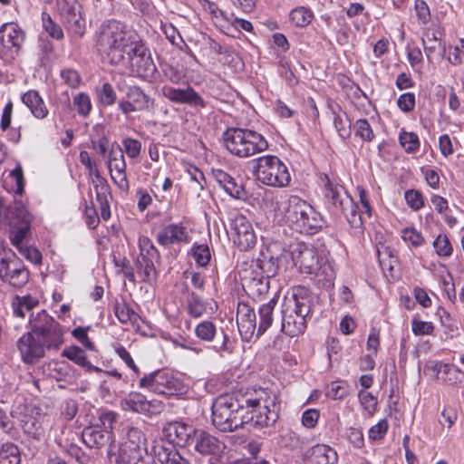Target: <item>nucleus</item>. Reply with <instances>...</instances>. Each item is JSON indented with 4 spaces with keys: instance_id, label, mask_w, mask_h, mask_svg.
Masks as SVG:
<instances>
[{
    "instance_id": "obj_57",
    "label": "nucleus",
    "mask_w": 464,
    "mask_h": 464,
    "mask_svg": "<svg viewBox=\"0 0 464 464\" xmlns=\"http://www.w3.org/2000/svg\"><path fill=\"white\" fill-rule=\"evenodd\" d=\"M99 100L105 106H111L116 102V92L109 82H104L99 92Z\"/></svg>"
},
{
    "instance_id": "obj_38",
    "label": "nucleus",
    "mask_w": 464,
    "mask_h": 464,
    "mask_svg": "<svg viewBox=\"0 0 464 464\" xmlns=\"http://www.w3.org/2000/svg\"><path fill=\"white\" fill-rule=\"evenodd\" d=\"M440 381L448 385L460 387L464 385V372L453 364H446Z\"/></svg>"
},
{
    "instance_id": "obj_62",
    "label": "nucleus",
    "mask_w": 464,
    "mask_h": 464,
    "mask_svg": "<svg viewBox=\"0 0 464 464\" xmlns=\"http://www.w3.org/2000/svg\"><path fill=\"white\" fill-rule=\"evenodd\" d=\"M122 145L124 151L129 158L135 159L140 154L141 143L138 140L125 138L122 140Z\"/></svg>"
},
{
    "instance_id": "obj_18",
    "label": "nucleus",
    "mask_w": 464,
    "mask_h": 464,
    "mask_svg": "<svg viewBox=\"0 0 464 464\" xmlns=\"http://www.w3.org/2000/svg\"><path fill=\"white\" fill-rule=\"evenodd\" d=\"M108 167L113 182L124 191L129 189L126 175V162L122 149L117 145L112 147L109 153Z\"/></svg>"
},
{
    "instance_id": "obj_10",
    "label": "nucleus",
    "mask_w": 464,
    "mask_h": 464,
    "mask_svg": "<svg viewBox=\"0 0 464 464\" xmlns=\"http://www.w3.org/2000/svg\"><path fill=\"white\" fill-rule=\"evenodd\" d=\"M229 226L233 243L239 250L247 251L256 246V233L252 223L245 215L239 212L231 213Z\"/></svg>"
},
{
    "instance_id": "obj_8",
    "label": "nucleus",
    "mask_w": 464,
    "mask_h": 464,
    "mask_svg": "<svg viewBox=\"0 0 464 464\" xmlns=\"http://www.w3.org/2000/svg\"><path fill=\"white\" fill-rule=\"evenodd\" d=\"M31 331L40 339L46 349H58L63 343L65 328L45 310L30 314Z\"/></svg>"
},
{
    "instance_id": "obj_45",
    "label": "nucleus",
    "mask_w": 464,
    "mask_h": 464,
    "mask_svg": "<svg viewBox=\"0 0 464 464\" xmlns=\"http://www.w3.org/2000/svg\"><path fill=\"white\" fill-rule=\"evenodd\" d=\"M353 128L355 136L360 138L363 142H372L374 140L375 135L373 130L366 119L357 120Z\"/></svg>"
},
{
    "instance_id": "obj_50",
    "label": "nucleus",
    "mask_w": 464,
    "mask_h": 464,
    "mask_svg": "<svg viewBox=\"0 0 464 464\" xmlns=\"http://www.w3.org/2000/svg\"><path fill=\"white\" fill-rule=\"evenodd\" d=\"M57 8L63 22L72 16V14L80 13L76 0H57Z\"/></svg>"
},
{
    "instance_id": "obj_52",
    "label": "nucleus",
    "mask_w": 464,
    "mask_h": 464,
    "mask_svg": "<svg viewBox=\"0 0 464 464\" xmlns=\"http://www.w3.org/2000/svg\"><path fill=\"white\" fill-rule=\"evenodd\" d=\"M402 240L412 247L420 246L424 243V238L420 232L414 227H405L401 230Z\"/></svg>"
},
{
    "instance_id": "obj_13",
    "label": "nucleus",
    "mask_w": 464,
    "mask_h": 464,
    "mask_svg": "<svg viewBox=\"0 0 464 464\" xmlns=\"http://www.w3.org/2000/svg\"><path fill=\"white\" fill-rule=\"evenodd\" d=\"M125 58H127L132 72L140 77L147 78L156 71V66L149 50L140 38L131 47Z\"/></svg>"
},
{
    "instance_id": "obj_23",
    "label": "nucleus",
    "mask_w": 464,
    "mask_h": 464,
    "mask_svg": "<svg viewBox=\"0 0 464 464\" xmlns=\"http://www.w3.org/2000/svg\"><path fill=\"white\" fill-rule=\"evenodd\" d=\"M237 324L242 338L249 341L256 330V315L255 310L246 303L237 304Z\"/></svg>"
},
{
    "instance_id": "obj_60",
    "label": "nucleus",
    "mask_w": 464,
    "mask_h": 464,
    "mask_svg": "<svg viewBox=\"0 0 464 464\" xmlns=\"http://www.w3.org/2000/svg\"><path fill=\"white\" fill-rule=\"evenodd\" d=\"M389 429L387 420L382 419L375 425L372 426L368 432L369 440H380L384 438Z\"/></svg>"
},
{
    "instance_id": "obj_24",
    "label": "nucleus",
    "mask_w": 464,
    "mask_h": 464,
    "mask_svg": "<svg viewBox=\"0 0 464 464\" xmlns=\"http://www.w3.org/2000/svg\"><path fill=\"white\" fill-rule=\"evenodd\" d=\"M24 40V34L15 23H5L0 27V43L10 50L17 52Z\"/></svg>"
},
{
    "instance_id": "obj_43",
    "label": "nucleus",
    "mask_w": 464,
    "mask_h": 464,
    "mask_svg": "<svg viewBox=\"0 0 464 464\" xmlns=\"http://www.w3.org/2000/svg\"><path fill=\"white\" fill-rule=\"evenodd\" d=\"M190 252L195 262L199 266H206L211 259V251L207 244L194 243Z\"/></svg>"
},
{
    "instance_id": "obj_64",
    "label": "nucleus",
    "mask_w": 464,
    "mask_h": 464,
    "mask_svg": "<svg viewBox=\"0 0 464 464\" xmlns=\"http://www.w3.org/2000/svg\"><path fill=\"white\" fill-rule=\"evenodd\" d=\"M160 461L162 464H191L190 461L184 458L177 450L165 452Z\"/></svg>"
},
{
    "instance_id": "obj_44",
    "label": "nucleus",
    "mask_w": 464,
    "mask_h": 464,
    "mask_svg": "<svg viewBox=\"0 0 464 464\" xmlns=\"http://www.w3.org/2000/svg\"><path fill=\"white\" fill-rule=\"evenodd\" d=\"M144 438L141 430L138 428L130 426L127 428L125 440L121 446H130L132 449H146L144 444Z\"/></svg>"
},
{
    "instance_id": "obj_59",
    "label": "nucleus",
    "mask_w": 464,
    "mask_h": 464,
    "mask_svg": "<svg viewBox=\"0 0 464 464\" xmlns=\"http://www.w3.org/2000/svg\"><path fill=\"white\" fill-rule=\"evenodd\" d=\"M334 125L340 138L346 140L351 136V124L345 117L334 113Z\"/></svg>"
},
{
    "instance_id": "obj_39",
    "label": "nucleus",
    "mask_w": 464,
    "mask_h": 464,
    "mask_svg": "<svg viewBox=\"0 0 464 464\" xmlns=\"http://www.w3.org/2000/svg\"><path fill=\"white\" fill-rule=\"evenodd\" d=\"M399 143L409 154L416 153L420 147L419 136L415 132L404 130H401L399 133Z\"/></svg>"
},
{
    "instance_id": "obj_56",
    "label": "nucleus",
    "mask_w": 464,
    "mask_h": 464,
    "mask_svg": "<svg viewBox=\"0 0 464 464\" xmlns=\"http://www.w3.org/2000/svg\"><path fill=\"white\" fill-rule=\"evenodd\" d=\"M434 329L435 327L431 322L421 321L416 318L411 321V331L417 336L430 335L433 334Z\"/></svg>"
},
{
    "instance_id": "obj_1",
    "label": "nucleus",
    "mask_w": 464,
    "mask_h": 464,
    "mask_svg": "<svg viewBox=\"0 0 464 464\" xmlns=\"http://www.w3.org/2000/svg\"><path fill=\"white\" fill-rule=\"evenodd\" d=\"M278 419V395L275 391L258 388L240 398L218 396L212 404V423L222 432L239 428L263 429Z\"/></svg>"
},
{
    "instance_id": "obj_26",
    "label": "nucleus",
    "mask_w": 464,
    "mask_h": 464,
    "mask_svg": "<svg viewBox=\"0 0 464 464\" xmlns=\"http://www.w3.org/2000/svg\"><path fill=\"white\" fill-rule=\"evenodd\" d=\"M82 440L89 448H102L114 440L112 431L99 428H87L82 432Z\"/></svg>"
},
{
    "instance_id": "obj_35",
    "label": "nucleus",
    "mask_w": 464,
    "mask_h": 464,
    "mask_svg": "<svg viewBox=\"0 0 464 464\" xmlns=\"http://www.w3.org/2000/svg\"><path fill=\"white\" fill-rule=\"evenodd\" d=\"M114 314L121 324H138L140 319L139 314L135 313L125 302L116 301L114 304Z\"/></svg>"
},
{
    "instance_id": "obj_19",
    "label": "nucleus",
    "mask_w": 464,
    "mask_h": 464,
    "mask_svg": "<svg viewBox=\"0 0 464 464\" xmlns=\"http://www.w3.org/2000/svg\"><path fill=\"white\" fill-rule=\"evenodd\" d=\"M17 347L22 360L31 364L44 357L46 349L40 339L36 338L32 331L20 337L17 342Z\"/></svg>"
},
{
    "instance_id": "obj_37",
    "label": "nucleus",
    "mask_w": 464,
    "mask_h": 464,
    "mask_svg": "<svg viewBox=\"0 0 464 464\" xmlns=\"http://www.w3.org/2000/svg\"><path fill=\"white\" fill-rule=\"evenodd\" d=\"M9 238L14 246L18 250L20 246L26 245L24 242L30 233V224H11Z\"/></svg>"
},
{
    "instance_id": "obj_3",
    "label": "nucleus",
    "mask_w": 464,
    "mask_h": 464,
    "mask_svg": "<svg viewBox=\"0 0 464 464\" xmlns=\"http://www.w3.org/2000/svg\"><path fill=\"white\" fill-rule=\"evenodd\" d=\"M140 37L127 24L111 19L102 24L96 34L97 50L111 64H119Z\"/></svg>"
},
{
    "instance_id": "obj_54",
    "label": "nucleus",
    "mask_w": 464,
    "mask_h": 464,
    "mask_svg": "<svg viewBox=\"0 0 464 464\" xmlns=\"http://www.w3.org/2000/svg\"><path fill=\"white\" fill-rule=\"evenodd\" d=\"M433 246L440 256H449L452 254V246L445 235H439L433 242Z\"/></svg>"
},
{
    "instance_id": "obj_12",
    "label": "nucleus",
    "mask_w": 464,
    "mask_h": 464,
    "mask_svg": "<svg viewBox=\"0 0 464 464\" xmlns=\"http://www.w3.org/2000/svg\"><path fill=\"white\" fill-rule=\"evenodd\" d=\"M120 407L125 411L151 417L160 414L165 409V404L160 400H147L146 396L140 392H131L121 399Z\"/></svg>"
},
{
    "instance_id": "obj_11",
    "label": "nucleus",
    "mask_w": 464,
    "mask_h": 464,
    "mask_svg": "<svg viewBox=\"0 0 464 464\" xmlns=\"http://www.w3.org/2000/svg\"><path fill=\"white\" fill-rule=\"evenodd\" d=\"M194 450L208 459L209 464H220L225 453L226 445L209 432L198 430L193 440Z\"/></svg>"
},
{
    "instance_id": "obj_58",
    "label": "nucleus",
    "mask_w": 464,
    "mask_h": 464,
    "mask_svg": "<svg viewBox=\"0 0 464 464\" xmlns=\"http://www.w3.org/2000/svg\"><path fill=\"white\" fill-rule=\"evenodd\" d=\"M440 361H429L424 365V373L431 376L436 380H440L444 373L445 366Z\"/></svg>"
},
{
    "instance_id": "obj_29",
    "label": "nucleus",
    "mask_w": 464,
    "mask_h": 464,
    "mask_svg": "<svg viewBox=\"0 0 464 464\" xmlns=\"http://www.w3.org/2000/svg\"><path fill=\"white\" fill-rule=\"evenodd\" d=\"M22 102L37 119H44L48 115V109L40 94L30 90L23 94Z\"/></svg>"
},
{
    "instance_id": "obj_21",
    "label": "nucleus",
    "mask_w": 464,
    "mask_h": 464,
    "mask_svg": "<svg viewBox=\"0 0 464 464\" xmlns=\"http://www.w3.org/2000/svg\"><path fill=\"white\" fill-rule=\"evenodd\" d=\"M110 460L113 464H151V457L146 449H132L130 446H120L118 452L108 451Z\"/></svg>"
},
{
    "instance_id": "obj_17",
    "label": "nucleus",
    "mask_w": 464,
    "mask_h": 464,
    "mask_svg": "<svg viewBox=\"0 0 464 464\" xmlns=\"http://www.w3.org/2000/svg\"><path fill=\"white\" fill-rule=\"evenodd\" d=\"M161 93L172 102L187 104L195 108L206 107L204 99L190 86L180 89L170 85H164L161 87Z\"/></svg>"
},
{
    "instance_id": "obj_27",
    "label": "nucleus",
    "mask_w": 464,
    "mask_h": 464,
    "mask_svg": "<svg viewBox=\"0 0 464 464\" xmlns=\"http://www.w3.org/2000/svg\"><path fill=\"white\" fill-rule=\"evenodd\" d=\"M320 180L324 186V197L337 209L340 207V201L343 197L349 196L335 179H332L328 175L320 176Z\"/></svg>"
},
{
    "instance_id": "obj_2",
    "label": "nucleus",
    "mask_w": 464,
    "mask_h": 464,
    "mask_svg": "<svg viewBox=\"0 0 464 464\" xmlns=\"http://www.w3.org/2000/svg\"><path fill=\"white\" fill-rule=\"evenodd\" d=\"M289 259L301 273L314 276L323 286L327 287L333 284L334 271L324 252L302 243L293 246L290 251L284 250L278 256H271L269 261L262 266V268L266 266H268V268L266 277L259 280L260 292L267 290L268 277L275 276L280 266H287Z\"/></svg>"
},
{
    "instance_id": "obj_28",
    "label": "nucleus",
    "mask_w": 464,
    "mask_h": 464,
    "mask_svg": "<svg viewBox=\"0 0 464 464\" xmlns=\"http://www.w3.org/2000/svg\"><path fill=\"white\" fill-rule=\"evenodd\" d=\"M311 464H337L338 455L335 450L325 444H317L311 449Z\"/></svg>"
},
{
    "instance_id": "obj_4",
    "label": "nucleus",
    "mask_w": 464,
    "mask_h": 464,
    "mask_svg": "<svg viewBox=\"0 0 464 464\" xmlns=\"http://www.w3.org/2000/svg\"><path fill=\"white\" fill-rule=\"evenodd\" d=\"M312 298L304 286H295L284 297L281 304V332L296 337L306 329V317L311 312Z\"/></svg>"
},
{
    "instance_id": "obj_53",
    "label": "nucleus",
    "mask_w": 464,
    "mask_h": 464,
    "mask_svg": "<svg viewBox=\"0 0 464 464\" xmlns=\"http://www.w3.org/2000/svg\"><path fill=\"white\" fill-rule=\"evenodd\" d=\"M73 105L77 112L83 117L89 115L92 110V102L88 94L81 92L74 96Z\"/></svg>"
},
{
    "instance_id": "obj_42",
    "label": "nucleus",
    "mask_w": 464,
    "mask_h": 464,
    "mask_svg": "<svg viewBox=\"0 0 464 464\" xmlns=\"http://www.w3.org/2000/svg\"><path fill=\"white\" fill-rule=\"evenodd\" d=\"M140 256L138 260L160 259V253L152 241L145 236L139 237Z\"/></svg>"
},
{
    "instance_id": "obj_63",
    "label": "nucleus",
    "mask_w": 464,
    "mask_h": 464,
    "mask_svg": "<svg viewBox=\"0 0 464 464\" xmlns=\"http://www.w3.org/2000/svg\"><path fill=\"white\" fill-rule=\"evenodd\" d=\"M407 57L411 66L415 71H420L421 69L423 56L419 47H407Z\"/></svg>"
},
{
    "instance_id": "obj_9",
    "label": "nucleus",
    "mask_w": 464,
    "mask_h": 464,
    "mask_svg": "<svg viewBox=\"0 0 464 464\" xmlns=\"http://www.w3.org/2000/svg\"><path fill=\"white\" fill-rule=\"evenodd\" d=\"M139 387L168 397H180L187 393L188 387L183 381L166 371H155L144 375Z\"/></svg>"
},
{
    "instance_id": "obj_33",
    "label": "nucleus",
    "mask_w": 464,
    "mask_h": 464,
    "mask_svg": "<svg viewBox=\"0 0 464 464\" xmlns=\"http://www.w3.org/2000/svg\"><path fill=\"white\" fill-rule=\"evenodd\" d=\"M38 304V299L31 295L15 296L12 302L13 314L16 317L24 318L26 313L36 307Z\"/></svg>"
},
{
    "instance_id": "obj_5",
    "label": "nucleus",
    "mask_w": 464,
    "mask_h": 464,
    "mask_svg": "<svg viewBox=\"0 0 464 464\" xmlns=\"http://www.w3.org/2000/svg\"><path fill=\"white\" fill-rule=\"evenodd\" d=\"M223 142L230 154L240 159L252 157L268 149V141L263 134L246 128H228L223 133Z\"/></svg>"
},
{
    "instance_id": "obj_41",
    "label": "nucleus",
    "mask_w": 464,
    "mask_h": 464,
    "mask_svg": "<svg viewBox=\"0 0 464 464\" xmlns=\"http://www.w3.org/2000/svg\"><path fill=\"white\" fill-rule=\"evenodd\" d=\"M20 451L16 445L11 442L0 447V464H19Z\"/></svg>"
},
{
    "instance_id": "obj_6",
    "label": "nucleus",
    "mask_w": 464,
    "mask_h": 464,
    "mask_svg": "<svg viewBox=\"0 0 464 464\" xmlns=\"http://www.w3.org/2000/svg\"><path fill=\"white\" fill-rule=\"evenodd\" d=\"M286 221L300 233L313 234L323 226V218L307 201L291 195L282 203Z\"/></svg>"
},
{
    "instance_id": "obj_7",
    "label": "nucleus",
    "mask_w": 464,
    "mask_h": 464,
    "mask_svg": "<svg viewBox=\"0 0 464 464\" xmlns=\"http://www.w3.org/2000/svg\"><path fill=\"white\" fill-rule=\"evenodd\" d=\"M252 174L260 183L285 188L290 184L291 175L287 166L276 156L265 155L251 161Z\"/></svg>"
},
{
    "instance_id": "obj_31",
    "label": "nucleus",
    "mask_w": 464,
    "mask_h": 464,
    "mask_svg": "<svg viewBox=\"0 0 464 464\" xmlns=\"http://www.w3.org/2000/svg\"><path fill=\"white\" fill-rule=\"evenodd\" d=\"M63 355L68 358L70 361H72L77 365L85 368L88 372L102 371L99 367L91 363V362L87 359L84 351L78 346L72 345L66 347L63 352Z\"/></svg>"
},
{
    "instance_id": "obj_40",
    "label": "nucleus",
    "mask_w": 464,
    "mask_h": 464,
    "mask_svg": "<svg viewBox=\"0 0 464 464\" xmlns=\"http://www.w3.org/2000/svg\"><path fill=\"white\" fill-rule=\"evenodd\" d=\"M314 18L312 10L305 6L294 8L289 14V19L293 24L297 27L308 25Z\"/></svg>"
},
{
    "instance_id": "obj_25",
    "label": "nucleus",
    "mask_w": 464,
    "mask_h": 464,
    "mask_svg": "<svg viewBox=\"0 0 464 464\" xmlns=\"http://www.w3.org/2000/svg\"><path fill=\"white\" fill-rule=\"evenodd\" d=\"M215 180L232 198H241L244 196L242 184L223 169H217L212 171Z\"/></svg>"
},
{
    "instance_id": "obj_16",
    "label": "nucleus",
    "mask_w": 464,
    "mask_h": 464,
    "mask_svg": "<svg viewBox=\"0 0 464 464\" xmlns=\"http://www.w3.org/2000/svg\"><path fill=\"white\" fill-rule=\"evenodd\" d=\"M154 103L153 99L140 88L130 86L126 92L125 98L118 102L119 110L125 115L132 112L149 111Z\"/></svg>"
},
{
    "instance_id": "obj_15",
    "label": "nucleus",
    "mask_w": 464,
    "mask_h": 464,
    "mask_svg": "<svg viewBox=\"0 0 464 464\" xmlns=\"http://www.w3.org/2000/svg\"><path fill=\"white\" fill-rule=\"evenodd\" d=\"M198 430L182 421H170L162 430L164 438L171 444L186 448L192 446Z\"/></svg>"
},
{
    "instance_id": "obj_22",
    "label": "nucleus",
    "mask_w": 464,
    "mask_h": 464,
    "mask_svg": "<svg viewBox=\"0 0 464 464\" xmlns=\"http://www.w3.org/2000/svg\"><path fill=\"white\" fill-rule=\"evenodd\" d=\"M45 415L38 408H26L20 419L24 431L34 439L40 440L44 434Z\"/></svg>"
},
{
    "instance_id": "obj_36",
    "label": "nucleus",
    "mask_w": 464,
    "mask_h": 464,
    "mask_svg": "<svg viewBox=\"0 0 464 464\" xmlns=\"http://www.w3.org/2000/svg\"><path fill=\"white\" fill-rule=\"evenodd\" d=\"M358 400L364 418L372 417L377 411L378 401L371 392L364 390L358 392Z\"/></svg>"
},
{
    "instance_id": "obj_20",
    "label": "nucleus",
    "mask_w": 464,
    "mask_h": 464,
    "mask_svg": "<svg viewBox=\"0 0 464 464\" xmlns=\"http://www.w3.org/2000/svg\"><path fill=\"white\" fill-rule=\"evenodd\" d=\"M190 238L188 228L181 223L167 225L157 235L158 243L163 246L188 244Z\"/></svg>"
},
{
    "instance_id": "obj_32",
    "label": "nucleus",
    "mask_w": 464,
    "mask_h": 464,
    "mask_svg": "<svg viewBox=\"0 0 464 464\" xmlns=\"http://www.w3.org/2000/svg\"><path fill=\"white\" fill-rule=\"evenodd\" d=\"M276 304V299L272 298L267 303L260 305L258 309L259 323L256 325L257 336L262 335L273 323V312Z\"/></svg>"
},
{
    "instance_id": "obj_49",
    "label": "nucleus",
    "mask_w": 464,
    "mask_h": 464,
    "mask_svg": "<svg viewBox=\"0 0 464 464\" xmlns=\"http://www.w3.org/2000/svg\"><path fill=\"white\" fill-rule=\"evenodd\" d=\"M159 259L138 260L139 274L142 276V280L150 282L156 278L157 272L155 263Z\"/></svg>"
},
{
    "instance_id": "obj_51",
    "label": "nucleus",
    "mask_w": 464,
    "mask_h": 464,
    "mask_svg": "<svg viewBox=\"0 0 464 464\" xmlns=\"http://www.w3.org/2000/svg\"><path fill=\"white\" fill-rule=\"evenodd\" d=\"M188 313L195 318L202 316L206 312V305L202 299L192 293L187 301Z\"/></svg>"
},
{
    "instance_id": "obj_14",
    "label": "nucleus",
    "mask_w": 464,
    "mask_h": 464,
    "mask_svg": "<svg viewBox=\"0 0 464 464\" xmlns=\"http://www.w3.org/2000/svg\"><path fill=\"white\" fill-rule=\"evenodd\" d=\"M0 278L10 285L20 288L28 282L29 271L14 255L13 257L0 259Z\"/></svg>"
},
{
    "instance_id": "obj_46",
    "label": "nucleus",
    "mask_w": 464,
    "mask_h": 464,
    "mask_svg": "<svg viewBox=\"0 0 464 464\" xmlns=\"http://www.w3.org/2000/svg\"><path fill=\"white\" fill-rule=\"evenodd\" d=\"M66 29L75 36L81 37L85 31V21L81 12L72 14V16L63 22Z\"/></svg>"
},
{
    "instance_id": "obj_55",
    "label": "nucleus",
    "mask_w": 464,
    "mask_h": 464,
    "mask_svg": "<svg viewBox=\"0 0 464 464\" xmlns=\"http://www.w3.org/2000/svg\"><path fill=\"white\" fill-rule=\"evenodd\" d=\"M405 200L408 206L417 211L424 206V199L421 192L415 189H409L404 194Z\"/></svg>"
},
{
    "instance_id": "obj_48",
    "label": "nucleus",
    "mask_w": 464,
    "mask_h": 464,
    "mask_svg": "<svg viewBox=\"0 0 464 464\" xmlns=\"http://www.w3.org/2000/svg\"><path fill=\"white\" fill-rule=\"evenodd\" d=\"M43 27L48 35L55 40H62L63 38V29L57 24L50 14L43 13L42 14Z\"/></svg>"
},
{
    "instance_id": "obj_61",
    "label": "nucleus",
    "mask_w": 464,
    "mask_h": 464,
    "mask_svg": "<svg viewBox=\"0 0 464 464\" xmlns=\"http://www.w3.org/2000/svg\"><path fill=\"white\" fill-rule=\"evenodd\" d=\"M18 252L21 256H23L29 262L39 265L42 262V254L41 252L34 246H28L27 244L24 246H20Z\"/></svg>"
},
{
    "instance_id": "obj_34",
    "label": "nucleus",
    "mask_w": 464,
    "mask_h": 464,
    "mask_svg": "<svg viewBox=\"0 0 464 464\" xmlns=\"http://www.w3.org/2000/svg\"><path fill=\"white\" fill-rule=\"evenodd\" d=\"M6 221L10 224L31 223L30 214L22 202L15 201L7 208Z\"/></svg>"
},
{
    "instance_id": "obj_47",
    "label": "nucleus",
    "mask_w": 464,
    "mask_h": 464,
    "mask_svg": "<svg viewBox=\"0 0 464 464\" xmlns=\"http://www.w3.org/2000/svg\"><path fill=\"white\" fill-rule=\"evenodd\" d=\"M217 329L215 324L210 321H202L195 328L196 336L204 341L211 342L216 336Z\"/></svg>"
},
{
    "instance_id": "obj_30",
    "label": "nucleus",
    "mask_w": 464,
    "mask_h": 464,
    "mask_svg": "<svg viewBox=\"0 0 464 464\" xmlns=\"http://www.w3.org/2000/svg\"><path fill=\"white\" fill-rule=\"evenodd\" d=\"M337 210L341 211L344 215L352 227H359L362 226L363 217L362 214L358 213L357 206L350 196L343 197V199L340 201V207Z\"/></svg>"
}]
</instances>
